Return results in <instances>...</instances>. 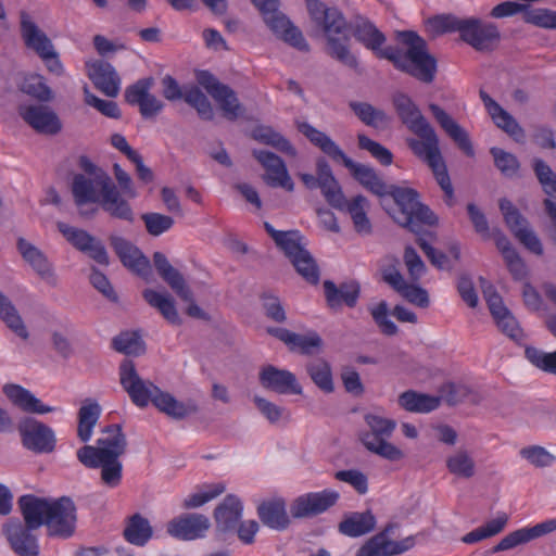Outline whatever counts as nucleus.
<instances>
[{"mask_svg":"<svg viewBox=\"0 0 556 556\" xmlns=\"http://www.w3.org/2000/svg\"><path fill=\"white\" fill-rule=\"evenodd\" d=\"M305 4L312 21L324 33L326 53L341 64L352 70L358 67V60L350 49L349 30L359 43L379 59H386V54L392 51L393 47L382 48L387 41L384 34L366 16L355 14L350 22H346L338 8H329L320 0H305Z\"/></svg>","mask_w":556,"mask_h":556,"instance_id":"1","label":"nucleus"},{"mask_svg":"<svg viewBox=\"0 0 556 556\" xmlns=\"http://www.w3.org/2000/svg\"><path fill=\"white\" fill-rule=\"evenodd\" d=\"M119 382L138 407H147L149 403H152L161 413L176 420L185 419L199 412L195 401H178L153 382L143 380L130 359H124L119 365Z\"/></svg>","mask_w":556,"mask_h":556,"instance_id":"2","label":"nucleus"},{"mask_svg":"<svg viewBox=\"0 0 556 556\" xmlns=\"http://www.w3.org/2000/svg\"><path fill=\"white\" fill-rule=\"evenodd\" d=\"M128 446L127 437L118 424L104 427L96 445H85L77 451L78 460L87 468H100L101 481L116 488L122 481L121 457Z\"/></svg>","mask_w":556,"mask_h":556,"instance_id":"3","label":"nucleus"},{"mask_svg":"<svg viewBox=\"0 0 556 556\" xmlns=\"http://www.w3.org/2000/svg\"><path fill=\"white\" fill-rule=\"evenodd\" d=\"M31 514L46 527L47 535L68 539L76 530L77 508L68 496L59 498L39 497L33 494L22 495Z\"/></svg>","mask_w":556,"mask_h":556,"instance_id":"4","label":"nucleus"},{"mask_svg":"<svg viewBox=\"0 0 556 556\" xmlns=\"http://www.w3.org/2000/svg\"><path fill=\"white\" fill-rule=\"evenodd\" d=\"M428 24L437 34L458 31L464 42L480 52L493 51L501 41L498 27L478 17L442 14L429 18Z\"/></svg>","mask_w":556,"mask_h":556,"instance_id":"5","label":"nucleus"},{"mask_svg":"<svg viewBox=\"0 0 556 556\" xmlns=\"http://www.w3.org/2000/svg\"><path fill=\"white\" fill-rule=\"evenodd\" d=\"M397 38L407 46V51L394 48L386 54V60L394 66L410 74L422 83H431L437 72V61L428 52L426 41L415 31L405 30L397 34Z\"/></svg>","mask_w":556,"mask_h":556,"instance_id":"6","label":"nucleus"},{"mask_svg":"<svg viewBox=\"0 0 556 556\" xmlns=\"http://www.w3.org/2000/svg\"><path fill=\"white\" fill-rule=\"evenodd\" d=\"M397 205V212L392 217L400 226L420 236L422 225H435L437 216L425 204L419 201V194L412 188H402L394 185L388 191Z\"/></svg>","mask_w":556,"mask_h":556,"instance_id":"7","label":"nucleus"},{"mask_svg":"<svg viewBox=\"0 0 556 556\" xmlns=\"http://www.w3.org/2000/svg\"><path fill=\"white\" fill-rule=\"evenodd\" d=\"M17 506L24 522L17 518H10L3 523L2 533L18 556H38V539L33 532L40 528L39 520L31 514L23 496L17 500Z\"/></svg>","mask_w":556,"mask_h":556,"instance_id":"8","label":"nucleus"},{"mask_svg":"<svg viewBox=\"0 0 556 556\" xmlns=\"http://www.w3.org/2000/svg\"><path fill=\"white\" fill-rule=\"evenodd\" d=\"M364 420L369 430L362 432L359 438L368 451L391 462L404 457V453L388 441L396 427L394 420L374 413L366 414Z\"/></svg>","mask_w":556,"mask_h":556,"instance_id":"9","label":"nucleus"},{"mask_svg":"<svg viewBox=\"0 0 556 556\" xmlns=\"http://www.w3.org/2000/svg\"><path fill=\"white\" fill-rule=\"evenodd\" d=\"M20 29L24 45L36 52L50 73L62 76L64 67L51 39L26 11L20 12Z\"/></svg>","mask_w":556,"mask_h":556,"instance_id":"10","label":"nucleus"},{"mask_svg":"<svg viewBox=\"0 0 556 556\" xmlns=\"http://www.w3.org/2000/svg\"><path fill=\"white\" fill-rule=\"evenodd\" d=\"M392 104L401 122L418 137L406 139L409 149L413 142L426 146L439 139L434 128L409 96L397 91L392 96Z\"/></svg>","mask_w":556,"mask_h":556,"instance_id":"11","label":"nucleus"},{"mask_svg":"<svg viewBox=\"0 0 556 556\" xmlns=\"http://www.w3.org/2000/svg\"><path fill=\"white\" fill-rule=\"evenodd\" d=\"M198 84L203 87L206 92L219 105L223 115L229 121H236L243 114L241 105L236 92L228 85L220 83L208 71H199L195 74Z\"/></svg>","mask_w":556,"mask_h":556,"instance_id":"12","label":"nucleus"},{"mask_svg":"<svg viewBox=\"0 0 556 556\" xmlns=\"http://www.w3.org/2000/svg\"><path fill=\"white\" fill-rule=\"evenodd\" d=\"M413 153L422 160L431 168L438 185L444 192V201L448 206L455 203L454 189L447 173L446 164L439 147V139L422 146L417 142L410 143Z\"/></svg>","mask_w":556,"mask_h":556,"instance_id":"13","label":"nucleus"},{"mask_svg":"<svg viewBox=\"0 0 556 556\" xmlns=\"http://www.w3.org/2000/svg\"><path fill=\"white\" fill-rule=\"evenodd\" d=\"M22 444L36 454H49L55 450L56 438L54 431L43 422L27 417L17 426Z\"/></svg>","mask_w":556,"mask_h":556,"instance_id":"14","label":"nucleus"},{"mask_svg":"<svg viewBox=\"0 0 556 556\" xmlns=\"http://www.w3.org/2000/svg\"><path fill=\"white\" fill-rule=\"evenodd\" d=\"M56 227L68 243L76 250L88 254L100 265H109V255L103 243L84 229L70 226L63 222H58Z\"/></svg>","mask_w":556,"mask_h":556,"instance_id":"15","label":"nucleus"},{"mask_svg":"<svg viewBox=\"0 0 556 556\" xmlns=\"http://www.w3.org/2000/svg\"><path fill=\"white\" fill-rule=\"evenodd\" d=\"M339 496L337 491L329 489L302 494L292 501L291 516L295 519L315 517L334 506Z\"/></svg>","mask_w":556,"mask_h":556,"instance_id":"16","label":"nucleus"},{"mask_svg":"<svg viewBox=\"0 0 556 556\" xmlns=\"http://www.w3.org/2000/svg\"><path fill=\"white\" fill-rule=\"evenodd\" d=\"M153 85L154 79L148 77L137 80L125 90L127 103L138 106L141 116L146 119L156 117L164 108V103L151 93Z\"/></svg>","mask_w":556,"mask_h":556,"instance_id":"17","label":"nucleus"},{"mask_svg":"<svg viewBox=\"0 0 556 556\" xmlns=\"http://www.w3.org/2000/svg\"><path fill=\"white\" fill-rule=\"evenodd\" d=\"M17 113L34 130L43 135H56L62 130V122L58 114L42 104H21Z\"/></svg>","mask_w":556,"mask_h":556,"instance_id":"18","label":"nucleus"},{"mask_svg":"<svg viewBox=\"0 0 556 556\" xmlns=\"http://www.w3.org/2000/svg\"><path fill=\"white\" fill-rule=\"evenodd\" d=\"M500 210L502 211L505 222L515 237L531 252L542 254L543 249L535 233L529 228L527 219L513 205L509 200L502 199L500 201Z\"/></svg>","mask_w":556,"mask_h":556,"instance_id":"19","label":"nucleus"},{"mask_svg":"<svg viewBox=\"0 0 556 556\" xmlns=\"http://www.w3.org/2000/svg\"><path fill=\"white\" fill-rule=\"evenodd\" d=\"M109 240L114 252L126 268L141 277L149 276L151 271L150 261L139 248L119 236L113 235Z\"/></svg>","mask_w":556,"mask_h":556,"instance_id":"20","label":"nucleus"},{"mask_svg":"<svg viewBox=\"0 0 556 556\" xmlns=\"http://www.w3.org/2000/svg\"><path fill=\"white\" fill-rule=\"evenodd\" d=\"M210 519L202 514H184L167 523V533L182 541L203 538L210 529Z\"/></svg>","mask_w":556,"mask_h":556,"instance_id":"21","label":"nucleus"},{"mask_svg":"<svg viewBox=\"0 0 556 556\" xmlns=\"http://www.w3.org/2000/svg\"><path fill=\"white\" fill-rule=\"evenodd\" d=\"M267 332L283 342L290 351H299L304 355H312L323 348L321 337L314 330L299 334L286 328L269 327Z\"/></svg>","mask_w":556,"mask_h":556,"instance_id":"22","label":"nucleus"},{"mask_svg":"<svg viewBox=\"0 0 556 556\" xmlns=\"http://www.w3.org/2000/svg\"><path fill=\"white\" fill-rule=\"evenodd\" d=\"M258 380L263 388L278 394H302V387L295 375L274 365L264 366L258 374Z\"/></svg>","mask_w":556,"mask_h":556,"instance_id":"23","label":"nucleus"},{"mask_svg":"<svg viewBox=\"0 0 556 556\" xmlns=\"http://www.w3.org/2000/svg\"><path fill=\"white\" fill-rule=\"evenodd\" d=\"M253 156L266 169L263 176L264 181L270 187H281L292 191L294 184L291 180L286 164L278 155L264 150H254Z\"/></svg>","mask_w":556,"mask_h":556,"instance_id":"24","label":"nucleus"},{"mask_svg":"<svg viewBox=\"0 0 556 556\" xmlns=\"http://www.w3.org/2000/svg\"><path fill=\"white\" fill-rule=\"evenodd\" d=\"M87 75L97 89L115 98L121 89V78L112 64L104 60L87 62Z\"/></svg>","mask_w":556,"mask_h":556,"instance_id":"25","label":"nucleus"},{"mask_svg":"<svg viewBox=\"0 0 556 556\" xmlns=\"http://www.w3.org/2000/svg\"><path fill=\"white\" fill-rule=\"evenodd\" d=\"M127 199L112 180H104L103 193L99 204L112 218L128 223L135 220L132 207Z\"/></svg>","mask_w":556,"mask_h":556,"instance_id":"26","label":"nucleus"},{"mask_svg":"<svg viewBox=\"0 0 556 556\" xmlns=\"http://www.w3.org/2000/svg\"><path fill=\"white\" fill-rule=\"evenodd\" d=\"M104 179L112 180L106 173L96 177L77 174L73 178L72 192L75 203L80 206L87 203H99L103 193Z\"/></svg>","mask_w":556,"mask_h":556,"instance_id":"27","label":"nucleus"},{"mask_svg":"<svg viewBox=\"0 0 556 556\" xmlns=\"http://www.w3.org/2000/svg\"><path fill=\"white\" fill-rule=\"evenodd\" d=\"M415 545L413 536L402 541L389 540L384 532L370 538L357 552L356 556H394L410 549Z\"/></svg>","mask_w":556,"mask_h":556,"instance_id":"28","label":"nucleus"},{"mask_svg":"<svg viewBox=\"0 0 556 556\" xmlns=\"http://www.w3.org/2000/svg\"><path fill=\"white\" fill-rule=\"evenodd\" d=\"M556 530V519H549L531 528H521L505 535L493 548V553L513 549Z\"/></svg>","mask_w":556,"mask_h":556,"instance_id":"29","label":"nucleus"},{"mask_svg":"<svg viewBox=\"0 0 556 556\" xmlns=\"http://www.w3.org/2000/svg\"><path fill=\"white\" fill-rule=\"evenodd\" d=\"M268 28L281 40L293 48L307 52L309 45L302 31L279 10L264 21Z\"/></svg>","mask_w":556,"mask_h":556,"instance_id":"30","label":"nucleus"},{"mask_svg":"<svg viewBox=\"0 0 556 556\" xmlns=\"http://www.w3.org/2000/svg\"><path fill=\"white\" fill-rule=\"evenodd\" d=\"M325 298L331 309H339L343 304L354 307L357 304L361 287L356 281L343 282L337 286L331 280L324 282Z\"/></svg>","mask_w":556,"mask_h":556,"instance_id":"31","label":"nucleus"},{"mask_svg":"<svg viewBox=\"0 0 556 556\" xmlns=\"http://www.w3.org/2000/svg\"><path fill=\"white\" fill-rule=\"evenodd\" d=\"M153 263L160 277L170 287V289L182 300L191 301L192 291L187 285L184 276L170 265L165 254L155 252Z\"/></svg>","mask_w":556,"mask_h":556,"instance_id":"32","label":"nucleus"},{"mask_svg":"<svg viewBox=\"0 0 556 556\" xmlns=\"http://www.w3.org/2000/svg\"><path fill=\"white\" fill-rule=\"evenodd\" d=\"M429 110L441 128L454 140L459 149H462L468 156H472L473 148L467 131L438 104L430 103Z\"/></svg>","mask_w":556,"mask_h":556,"instance_id":"33","label":"nucleus"},{"mask_svg":"<svg viewBox=\"0 0 556 556\" xmlns=\"http://www.w3.org/2000/svg\"><path fill=\"white\" fill-rule=\"evenodd\" d=\"M341 162L364 188L378 197L387 195L390 186L384 184L372 167L356 163L346 154Z\"/></svg>","mask_w":556,"mask_h":556,"instance_id":"34","label":"nucleus"},{"mask_svg":"<svg viewBox=\"0 0 556 556\" xmlns=\"http://www.w3.org/2000/svg\"><path fill=\"white\" fill-rule=\"evenodd\" d=\"M242 509V503L236 495H227L214 510L216 530L222 533L233 532L241 519Z\"/></svg>","mask_w":556,"mask_h":556,"instance_id":"35","label":"nucleus"},{"mask_svg":"<svg viewBox=\"0 0 556 556\" xmlns=\"http://www.w3.org/2000/svg\"><path fill=\"white\" fill-rule=\"evenodd\" d=\"M316 165L318 175L320 176L319 188L325 199L332 207L341 211L344 210L348 201L330 166L324 159L318 160Z\"/></svg>","mask_w":556,"mask_h":556,"instance_id":"36","label":"nucleus"},{"mask_svg":"<svg viewBox=\"0 0 556 556\" xmlns=\"http://www.w3.org/2000/svg\"><path fill=\"white\" fill-rule=\"evenodd\" d=\"M17 248L23 258L42 279L47 280L52 286L56 285V277L52 265L38 248L23 238L18 239Z\"/></svg>","mask_w":556,"mask_h":556,"instance_id":"37","label":"nucleus"},{"mask_svg":"<svg viewBox=\"0 0 556 556\" xmlns=\"http://www.w3.org/2000/svg\"><path fill=\"white\" fill-rule=\"evenodd\" d=\"M298 130L315 147L319 148L325 154L333 161H341L345 153L343 150L325 132L318 130L306 122H296Z\"/></svg>","mask_w":556,"mask_h":556,"instance_id":"38","label":"nucleus"},{"mask_svg":"<svg viewBox=\"0 0 556 556\" xmlns=\"http://www.w3.org/2000/svg\"><path fill=\"white\" fill-rule=\"evenodd\" d=\"M399 405L409 413L428 414L441 405V397L420 393L414 390H407L397 397Z\"/></svg>","mask_w":556,"mask_h":556,"instance_id":"39","label":"nucleus"},{"mask_svg":"<svg viewBox=\"0 0 556 556\" xmlns=\"http://www.w3.org/2000/svg\"><path fill=\"white\" fill-rule=\"evenodd\" d=\"M3 392L8 399L24 412L47 414L54 410L53 407L42 404L33 393L18 384H7L3 388Z\"/></svg>","mask_w":556,"mask_h":556,"instance_id":"40","label":"nucleus"},{"mask_svg":"<svg viewBox=\"0 0 556 556\" xmlns=\"http://www.w3.org/2000/svg\"><path fill=\"white\" fill-rule=\"evenodd\" d=\"M257 513L261 521L271 529L283 530L290 523L286 502L282 498L263 502L258 506Z\"/></svg>","mask_w":556,"mask_h":556,"instance_id":"41","label":"nucleus"},{"mask_svg":"<svg viewBox=\"0 0 556 556\" xmlns=\"http://www.w3.org/2000/svg\"><path fill=\"white\" fill-rule=\"evenodd\" d=\"M447 471L460 479H470L476 475V462L472 453L464 447L455 450L445 459Z\"/></svg>","mask_w":556,"mask_h":556,"instance_id":"42","label":"nucleus"},{"mask_svg":"<svg viewBox=\"0 0 556 556\" xmlns=\"http://www.w3.org/2000/svg\"><path fill=\"white\" fill-rule=\"evenodd\" d=\"M376 526V518L370 510L364 513H352L348 515L338 526L339 531L351 538L364 535Z\"/></svg>","mask_w":556,"mask_h":556,"instance_id":"43","label":"nucleus"},{"mask_svg":"<svg viewBox=\"0 0 556 556\" xmlns=\"http://www.w3.org/2000/svg\"><path fill=\"white\" fill-rule=\"evenodd\" d=\"M349 106L363 124L375 129H383L391 122L390 116L383 110L377 109L368 102L351 101Z\"/></svg>","mask_w":556,"mask_h":556,"instance_id":"44","label":"nucleus"},{"mask_svg":"<svg viewBox=\"0 0 556 556\" xmlns=\"http://www.w3.org/2000/svg\"><path fill=\"white\" fill-rule=\"evenodd\" d=\"M276 243L291 263L311 261L305 248L304 237L298 230H289Z\"/></svg>","mask_w":556,"mask_h":556,"instance_id":"45","label":"nucleus"},{"mask_svg":"<svg viewBox=\"0 0 556 556\" xmlns=\"http://www.w3.org/2000/svg\"><path fill=\"white\" fill-rule=\"evenodd\" d=\"M123 534L130 544L143 546L152 538L153 530L147 518L140 514H135L128 518Z\"/></svg>","mask_w":556,"mask_h":556,"instance_id":"46","label":"nucleus"},{"mask_svg":"<svg viewBox=\"0 0 556 556\" xmlns=\"http://www.w3.org/2000/svg\"><path fill=\"white\" fill-rule=\"evenodd\" d=\"M142 295L148 304L156 308L166 320L174 325L180 324V318L175 306V301L169 294L160 293L152 289H146Z\"/></svg>","mask_w":556,"mask_h":556,"instance_id":"47","label":"nucleus"},{"mask_svg":"<svg viewBox=\"0 0 556 556\" xmlns=\"http://www.w3.org/2000/svg\"><path fill=\"white\" fill-rule=\"evenodd\" d=\"M368 200L364 195H356L350 202H346L344 210L350 214L354 229L357 233H371V223L367 217L366 208H368Z\"/></svg>","mask_w":556,"mask_h":556,"instance_id":"48","label":"nucleus"},{"mask_svg":"<svg viewBox=\"0 0 556 556\" xmlns=\"http://www.w3.org/2000/svg\"><path fill=\"white\" fill-rule=\"evenodd\" d=\"M0 319L16 336L22 339L28 338L26 326L12 301L0 291Z\"/></svg>","mask_w":556,"mask_h":556,"instance_id":"49","label":"nucleus"},{"mask_svg":"<svg viewBox=\"0 0 556 556\" xmlns=\"http://www.w3.org/2000/svg\"><path fill=\"white\" fill-rule=\"evenodd\" d=\"M507 522L508 515L506 513H500L494 519L465 534L462 538V542L465 544H473L484 539L494 536L504 530Z\"/></svg>","mask_w":556,"mask_h":556,"instance_id":"50","label":"nucleus"},{"mask_svg":"<svg viewBox=\"0 0 556 556\" xmlns=\"http://www.w3.org/2000/svg\"><path fill=\"white\" fill-rule=\"evenodd\" d=\"M306 371L321 391L331 393L334 390L331 367L324 358H316L307 363Z\"/></svg>","mask_w":556,"mask_h":556,"instance_id":"51","label":"nucleus"},{"mask_svg":"<svg viewBox=\"0 0 556 556\" xmlns=\"http://www.w3.org/2000/svg\"><path fill=\"white\" fill-rule=\"evenodd\" d=\"M100 414L101 408L98 403L85 404L79 408L77 435L80 441L88 442L90 440Z\"/></svg>","mask_w":556,"mask_h":556,"instance_id":"52","label":"nucleus"},{"mask_svg":"<svg viewBox=\"0 0 556 556\" xmlns=\"http://www.w3.org/2000/svg\"><path fill=\"white\" fill-rule=\"evenodd\" d=\"M184 100L194 108L201 118L211 121L214 117L213 106L207 97L197 86L184 88Z\"/></svg>","mask_w":556,"mask_h":556,"instance_id":"53","label":"nucleus"},{"mask_svg":"<svg viewBox=\"0 0 556 556\" xmlns=\"http://www.w3.org/2000/svg\"><path fill=\"white\" fill-rule=\"evenodd\" d=\"M495 125L508 134L517 142L525 140V130L518 124V122L501 105L494 111L489 113Z\"/></svg>","mask_w":556,"mask_h":556,"instance_id":"54","label":"nucleus"},{"mask_svg":"<svg viewBox=\"0 0 556 556\" xmlns=\"http://www.w3.org/2000/svg\"><path fill=\"white\" fill-rule=\"evenodd\" d=\"M21 90L40 102H50L54 98L51 88L46 84L45 77L39 74L26 77Z\"/></svg>","mask_w":556,"mask_h":556,"instance_id":"55","label":"nucleus"},{"mask_svg":"<svg viewBox=\"0 0 556 556\" xmlns=\"http://www.w3.org/2000/svg\"><path fill=\"white\" fill-rule=\"evenodd\" d=\"M113 348L126 355H140L144 352V343L134 331L121 332L113 339Z\"/></svg>","mask_w":556,"mask_h":556,"instance_id":"56","label":"nucleus"},{"mask_svg":"<svg viewBox=\"0 0 556 556\" xmlns=\"http://www.w3.org/2000/svg\"><path fill=\"white\" fill-rule=\"evenodd\" d=\"M490 153L492 154V156L494 159V164H495L496 168L504 176L513 177L514 175L517 174V172L520 167V164L514 154L506 152L503 149H500L496 147L491 148Z\"/></svg>","mask_w":556,"mask_h":556,"instance_id":"57","label":"nucleus"},{"mask_svg":"<svg viewBox=\"0 0 556 556\" xmlns=\"http://www.w3.org/2000/svg\"><path fill=\"white\" fill-rule=\"evenodd\" d=\"M358 147L362 150L368 151L372 157L379 161L382 165H390L393 162V155L389 149L379 142L370 139L364 134L357 136Z\"/></svg>","mask_w":556,"mask_h":556,"instance_id":"58","label":"nucleus"},{"mask_svg":"<svg viewBox=\"0 0 556 556\" xmlns=\"http://www.w3.org/2000/svg\"><path fill=\"white\" fill-rule=\"evenodd\" d=\"M256 138L263 143L269 144L280 152H283L290 156L296 155L295 148L291 142L285 138L281 134L274 131L270 128H264L258 131Z\"/></svg>","mask_w":556,"mask_h":556,"instance_id":"59","label":"nucleus"},{"mask_svg":"<svg viewBox=\"0 0 556 556\" xmlns=\"http://www.w3.org/2000/svg\"><path fill=\"white\" fill-rule=\"evenodd\" d=\"M525 354L527 359L539 369L556 374V352L545 353L536 348L527 346Z\"/></svg>","mask_w":556,"mask_h":556,"instance_id":"60","label":"nucleus"},{"mask_svg":"<svg viewBox=\"0 0 556 556\" xmlns=\"http://www.w3.org/2000/svg\"><path fill=\"white\" fill-rule=\"evenodd\" d=\"M397 293H400L406 301L409 303L417 305L419 307H428L429 306V295L427 290L415 285L407 283L405 280L395 289Z\"/></svg>","mask_w":556,"mask_h":556,"instance_id":"61","label":"nucleus"},{"mask_svg":"<svg viewBox=\"0 0 556 556\" xmlns=\"http://www.w3.org/2000/svg\"><path fill=\"white\" fill-rule=\"evenodd\" d=\"M225 490L226 486L223 483L208 485L205 492L194 493L186 497L182 502V507L186 509L201 507L205 503L224 493Z\"/></svg>","mask_w":556,"mask_h":556,"instance_id":"62","label":"nucleus"},{"mask_svg":"<svg viewBox=\"0 0 556 556\" xmlns=\"http://www.w3.org/2000/svg\"><path fill=\"white\" fill-rule=\"evenodd\" d=\"M141 219L146 225L147 231L154 237L167 231L174 225V219L170 216L160 213H144Z\"/></svg>","mask_w":556,"mask_h":556,"instance_id":"63","label":"nucleus"},{"mask_svg":"<svg viewBox=\"0 0 556 556\" xmlns=\"http://www.w3.org/2000/svg\"><path fill=\"white\" fill-rule=\"evenodd\" d=\"M403 258L412 282L419 281L426 273V266L416 250L412 247H406Z\"/></svg>","mask_w":556,"mask_h":556,"instance_id":"64","label":"nucleus"}]
</instances>
